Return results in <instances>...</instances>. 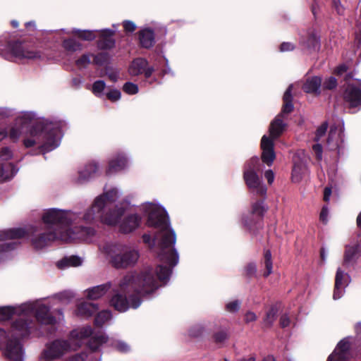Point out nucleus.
<instances>
[{
	"instance_id": "nucleus-1",
	"label": "nucleus",
	"mask_w": 361,
	"mask_h": 361,
	"mask_svg": "<svg viewBox=\"0 0 361 361\" xmlns=\"http://www.w3.org/2000/svg\"><path fill=\"white\" fill-rule=\"evenodd\" d=\"M142 210L147 216V225L159 230L155 240L159 245L158 256L161 264L155 269L149 267L139 273H129L121 280L110 300L111 305L120 312L130 307L137 308L141 304L139 296L149 295L161 286V283H166L172 268L179 260L174 249L176 235L170 227L165 209L159 204L146 202L142 205Z\"/></svg>"
},
{
	"instance_id": "nucleus-2",
	"label": "nucleus",
	"mask_w": 361,
	"mask_h": 361,
	"mask_svg": "<svg viewBox=\"0 0 361 361\" xmlns=\"http://www.w3.org/2000/svg\"><path fill=\"white\" fill-rule=\"evenodd\" d=\"M121 195V192L117 188L105 190L102 194L94 198L92 205L85 211L82 220L86 224L98 221L109 226L118 225L121 233L133 232L140 225L141 217L136 214H131L121 221L126 213V208L123 204L116 203Z\"/></svg>"
},
{
	"instance_id": "nucleus-3",
	"label": "nucleus",
	"mask_w": 361,
	"mask_h": 361,
	"mask_svg": "<svg viewBox=\"0 0 361 361\" xmlns=\"http://www.w3.org/2000/svg\"><path fill=\"white\" fill-rule=\"evenodd\" d=\"M50 308L42 299L16 306L0 307V321L16 317L9 331L19 337H28L36 329L33 316L42 325L54 326L57 323L56 319L50 314Z\"/></svg>"
},
{
	"instance_id": "nucleus-4",
	"label": "nucleus",
	"mask_w": 361,
	"mask_h": 361,
	"mask_svg": "<svg viewBox=\"0 0 361 361\" xmlns=\"http://www.w3.org/2000/svg\"><path fill=\"white\" fill-rule=\"evenodd\" d=\"M32 116L33 114H23L18 117L10 128L9 138L13 142H17L21 135L28 133L32 137L24 140L26 147L34 146L41 140H44L43 151L49 152L58 147L62 137L61 123L36 120Z\"/></svg>"
},
{
	"instance_id": "nucleus-5",
	"label": "nucleus",
	"mask_w": 361,
	"mask_h": 361,
	"mask_svg": "<svg viewBox=\"0 0 361 361\" xmlns=\"http://www.w3.org/2000/svg\"><path fill=\"white\" fill-rule=\"evenodd\" d=\"M83 234L76 235L73 233H58L55 231H51L46 227L44 231L36 230L30 238L32 245L37 250H41L51 245L55 240H61L64 243H72L76 240L90 242L95 235L96 231L93 228H81Z\"/></svg>"
},
{
	"instance_id": "nucleus-6",
	"label": "nucleus",
	"mask_w": 361,
	"mask_h": 361,
	"mask_svg": "<svg viewBox=\"0 0 361 361\" xmlns=\"http://www.w3.org/2000/svg\"><path fill=\"white\" fill-rule=\"evenodd\" d=\"M78 219L79 215L75 212L56 208L46 209L42 215V221L48 229L55 231L58 233H69L70 235L83 234L80 229L85 227H75L73 229L68 228L71 224L76 222Z\"/></svg>"
},
{
	"instance_id": "nucleus-7",
	"label": "nucleus",
	"mask_w": 361,
	"mask_h": 361,
	"mask_svg": "<svg viewBox=\"0 0 361 361\" xmlns=\"http://www.w3.org/2000/svg\"><path fill=\"white\" fill-rule=\"evenodd\" d=\"M99 250L116 269L132 267L140 257L139 251L135 247L123 244L106 243L99 247Z\"/></svg>"
},
{
	"instance_id": "nucleus-8",
	"label": "nucleus",
	"mask_w": 361,
	"mask_h": 361,
	"mask_svg": "<svg viewBox=\"0 0 361 361\" xmlns=\"http://www.w3.org/2000/svg\"><path fill=\"white\" fill-rule=\"evenodd\" d=\"M259 170V161L257 157L251 158L245 164L243 177L245 182L252 194L259 197H264L267 188L257 173Z\"/></svg>"
},
{
	"instance_id": "nucleus-9",
	"label": "nucleus",
	"mask_w": 361,
	"mask_h": 361,
	"mask_svg": "<svg viewBox=\"0 0 361 361\" xmlns=\"http://www.w3.org/2000/svg\"><path fill=\"white\" fill-rule=\"evenodd\" d=\"M285 128L283 121L279 119H275L270 125V137L264 135L261 140V148L262 150V159L264 163L271 166L276 157L274 150V140L282 133Z\"/></svg>"
},
{
	"instance_id": "nucleus-10",
	"label": "nucleus",
	"mask_w": 361,
	"mask_h": 361,
	"mask_svg": "<svg viewBox=\"0 0 361 361\" xmlns=\"http://www.w3.org/2000/svg\"><path fill=\"white\" fill-rule=\"evenodd\" d=\"M26 231L21 228H13L0 230V242L16 240L24 238ZM19 244L16 241L4 243L0 245V262L8 259L11 256V252L18 247Z\"/></svg>"
},
{
	"instance_id": "nucleus-11",
	"label": "nucleus",
	"mask_w": 361,
	"mask_h": 361,
	"mask_svg": "<svg viewBox=\"0 0 361 361\" xmlns=\"http://www.w3.org/2000/svg\"><path fill=\"white\" fill-rule=\"evenodd\" d=\"M7 337L4 339L3 344L0 347L3 355L10 361H25V350L19 337L16 334H11V331L7 332Z\"/></svg>"
},
{
	"instance_id": "nucleus-12",
	"label": "nucleus",
	"mask_w": 361,
	"mask_h": 361,
	"mask_svg": "<svg viewBox=\"0 0 361 361\" xmlns=\"http://www.w3.org/2000/svg\"><path fill=\"white\" fill-rule=\"evenodd\" d=\"M72 350L68 341L61 338L56 339L46 344L39 359V361H54Z\"/></svg>"
},
{
	"instance_id": "nucleus-13",
	"label": "nucleus",
	"mask_w": 361,
	"mask_h": 361,
	"mask_svg": "<svg viewBox=\"0 0 361 361\" xmlns=\"http://www.w3.org/2000/svg\"><path fill=\"white\" fill-rule=\"evenodd\" d=\"M92 335L93 329L90 326H82L72 330L67 341H69L73 350H76Z\"/></svg>"
},
{
	"instance_id": "nucleus-14",
	"label": "nucleus",
	"mask_w": 361,
	"mask_h": 361,
	"mask_svg": "<svg viewBox=\"0 0 361 361\" xmlns=\"http://www.w3.org/2000/svg\"><path fill=\"white\" fill-rule=\"evenodd\" d=\"M350 281L348 274L341 268H338L335 277V286L333 293L334 300H336L343 297L345 288L348 286Z\"/></svg>"
},
{
	"instance_id": "nucleus-15",
	"label": "nucleus",
	"mask_w": 361,
	"mask_h": 361,
	"mask_svg": "<svg viewBox=\"0 0 361 361\" xmlns=\"http://www.w3.org/2000/svg\"><path fill=\"white\" fill-rule=\"evenodd\" d=\"M11 52L20 59H37L42 56L40 51L30 49L20 42H16L12 45Z\"/></svg>"
},
{
	"instance_id": "nucleus-16",
	"label": "nucleus",
	"mask_w": 361,
	"mask_h": 361,
	"mask_svg": "<svg viewBox=\"0 0 361 361\" xmlns=\"http://www.w3.org/2000/svg\"><path fill=\"white\" fill-rule=\"evenodd\" d=\"M148 62L142 59L137 58L132 61L129 68L128 73L133 76H136L144 73L146 78H149L152 74L154 69L152 67H147Z\"/></svg>"
},
{
	"instance_id": "nucleus-17",
	"label": "nucleus",
	"mask_w": 361,
	"mask_h": 361,
	"mask_svg": "<svg viewBox=\"0 0 361 361\" xmlns=\"http://www.w3.org/2000/svg\"><path fill=\"white\" fill-rule=\"evenodd\" d=\"M350 343L347 338L341 341L334 351L329 356L327 361H348Z\"/></svg>"
},
{
	"instance_id": "nucleus-18",
	"label": "nucleus",
	"mask_w": 361,
	"mask_h": 361,
	"mask_svg": "<svg viewBox=\"0 0 361 361\" xmlns=\"http://www.w3.org/2000/svg\"><path fill=\"white\" fill-rule=\"evenodd\" d=\"M128 166V159L123 153H117L109 161L108 175L121 171Z\"/></svg>"
},
{
	"instance_id": "nucleus-19",
	"label": "nucleus",
	"mask_w": 361,
	"mask_h": 361,
	"mask_svg": "<svg viewBox=\"0 0 361 361\" xmlns=\"http://www.w3.org/2000/svg\"><path fill=\"white\" fill-rule=\"evenodd\" d=\"M99 170V165L95 161L90 162L78 171V176L75 181L78 183H82L90 180Z\"/></svg>"
},
{
	"instance_id": "nucleus-20",
	"label": "nucleus",
	"mask_w": 361,
	"mask_h": 361,
	"mask_svg": "<svg viewBox=\"0 0 361 361\" xmlns=\"http://www.w3.org/2000/svg\"><path fill=\"white\" fill-rule=\"evenodd\" d=\"M328 128V123L324 122L317 130L314 141L317 142L312 145V151L318 160L322 158V147L318 143L321 138L324 137Z\"/></svg>"
},
{
	"instance_id": "nucleus-21",
	"label": "nucleus",
	"mask_w": 361,
	"mask_h": 361,
	"mask_svg": "<svg viewBox=\"0 0 361 361\" xmlns=\"http://www.w3.org/2000/svg\"><path fill=\"white\" fill-rule=\"evenodd\" d=\"M321 85L322 78L318 76H314L306 80L302 86V90L306 93L319 96L321 94Z\"/></svg>"
},
{
	"instance_id": "nucleus-22",
	"label": "nucleus",
	"mask_w": 361,
	"mask_h": 361,
	"mask_svg": "<svg viewBox=\"0 0 361 361\" xmlns=\"http://www.w3.org/2000/svg\"><path fill=\"white\" fill-rule=\"evenodd\" d=\"M111 286V283H106L92 287L85 290V295L90 300H97L104 295Z\"/></svg>"
},
{
	"instance_id": "nucleus-23",
	"label": "nucleus",
	"mask_w": 361,
	"mask_h": 361,
	"mask_svg": "<svg viewBox=\"0 0 361 361\" xmlns=\"http://www.w3.org/2000/svg\"><path fill=\"white\" fill-rule=\"evenodd\" d=\"M360 252V245L353 243L348 245L345 247L344 255V264L349 265L353 263L355 259L358 257Z\"/></svg>"
},
{
	"instance_id": "nucleus-24",
	"label": "nucleus",
	"mask_w": 361,
	"mask_h": 361,
	"mask_svg": "<svg viewBox=\"0 0 361 361\" xmlns=\"http://www.w3.org/2000/svg\"><path fill=\"white\" fill-rule=\"evenodd\" d=\"M109 341V337L103 333H97L94 334L87 343L88 348L92 352L99 350L100 347L104 343Z\"/></svg>"
},
{
	"instance_id": "nucleus-25",
	"label": "nucleus",
	"mask_w": 361,
	"mask_h": 361,
	"mask_svg": "<svg viewBox=\"0 0 361 361\" xmlns=\"http://www.w3.org/2000/svg\"><path fill=\"white\" fill-rule=\"evenodd\" d=\"M18 171V169L12 163H0V182L11 180Z\"/></svg>"
},
{
	"instance_id": "nucleus-26",
	"label": "nucleus",
	"mask_w": 361,
	"mask_h": 361,
	"mask_svg": "<svg viewBox=\"0 0 361 361\" xmlns=\"http://www.w3.org/2000/svg\"><path fill=\"white\" fill-rule=\"evenodd\" d=\"M97 310L98 306L94 303L89 302H81L78 305L77 314L80 316L90 317L95 313Z\"/></svg>"
},
{
	"instance_id": "nucleus-27",
	"label": "nucleus",
	"mask_w": 361,
	"mask_h": 361,
	"mask_svg": "<svg viewBox=\"0 0 361 361\" xmlns=\"http://www.w3.org/2000/svg\"><path fill=\"white\" fill-rule=\"evenodd\" d=\"M82 263V259L80 257L72 255L70 257H64L60 261L57 262L56 266L61 269H66L70 267H78Z\"/></svg>"
},
{
	"instance_id": "nucleus-28",
	"label": "nucleus",
	"mask_w": 361,
	"mask_h": 361,
	"mask_svg": "<svg viewBox=\"0 0 361 361\" xmlns=\"http://www.w3.org/2000/svg\"><path fill=\"white\" fill-rule=\"evenodd\" d=\"M139 38L141 45L145 48H149L154 43V32L149 29L140 30L139 32Z\"/></svg>"
},
{
	"instance_id": "nucleus-29",
	"label": "nucleus",
	"mask_w": 361,
	"mask_h": 361,
	"mask_svg": "<svg viewBox=\"0 0 361 361\" xmlns=\"http://www.w3.org/2000/svg\"><path fill=\"white\" fill-rule=\"evenodd\" d=\"M259 219L249 211L242 214L239 217V224L245 229L250 230Z\"/></svg>"
},
{
	"instance_id": "nucleus-30",
	"label": "nucleus",
	"mask_w": 361,
	"mask_h": 361,
	"mask_svg": "<svg viewBox=\"0 0 361 361\" xmlns=\"http://www.w3.org/2000/svg\"><path fill=\"white\" fill-rule=\"evenodd\" d=\"M113 35L111 31L104 32L98 41V47L102 49L113 48L115 45V41L112 38Z\"/></svg>"
},
{
	"instance_id": "nucleus-31",
	"label": "nucleus",
	"mask_w": 361,
	"mask_h": 361,
	"mask_svg": "<svg viewBox=\"0 0 361 361\" xmlns=\"http://www.w3.org/2000/svg\"><path fill=\"white\" fill-rule=\"evenodd\" d=\"M293 85H290L283 95V105L282 113H290L294 110L292 103V90Z\"/></svg>"
},
{
	"instance_id": "nucleus-32",
	"label": "nucleus",
	"mask_w": 361,
	"mask_h": 361,
	"mask_svg": "<svg viewBox=\"0 0 361 361\" xmlns=\"http://www.w3.org/2000/svg\"><path fill=\"white\" fill-rule=\"evenodd\" d=\"M267 211V207L264 205L263 200H257L252 203L251 210L249 211L259 219L264 215Z\"/></svg>"
},
{
	"instance_id": "nucleus-33",
	"label": "nucleus",
	"mask_w": 361,
	"mask_h": 361,
	"mask_svg": "<svg viewBox=\"0 0 361 361\" xmlns=\"http://www.w3.org/2000/svg\"><path fill=\"white\" fill-rule=\"evenodd\" d=\"M112 317L111 311L103 310L99 312L94 319V324L97 326H102L103 324L109 321Z\"/></svg>"
},
{
	"instance_id": "nucleus-34",
	"label": "nucleus",
	"mask_w": 361,
	"mask_h": 361,
	"mask_svg": "<svg viewBox=\"0 0 361 361\" xmlns=\"http://www.w3.org/2000/svg\"><path fill=\"white\" fill-rule=\"evenodd\" d=\"M63 47L68 51H77L82 49V44L74 39H67L63 41Z\"/></svg>"
},
{
	"instance_id": "nucleus-35",
	"label": "nucleus",
	"mask_w": 361,
	"mask_h": 361,
	"mask_svg": "<svg viewBox=\"0 0 361 361\" xmlns=\"http://www.w3.org/2000/svg\"><path fill=\"white\" fill-rule=\"evenodd\" d=\"M264 265L265 271L263 273L264 277H267L272 273L273 263L271 260V254L269 250H267L264 255Z\"/></svg>"
},
{
	"instance_id": "nucleus-36",
	"label": "nucleus",
	"mask_w": 361,
	"mask_h": 361,
	"mask_svg": "<svg viewBox=\"0 0 361 361\" xmlns=\"http://www.w3.org/2000/svg\"><path fill=\"white\" fill-rule=\"evenodd\" d=\"M294 166L293 169V181H298L300 179L301 173L305 169V164L303 161L300 164L297 163V157H294Z\"/></svg>"
},
{
	"instance_id": "nucleus-37",
	"label": "nucleus",
	"mask_w": 361,
	"mask_h": 361,
	"mask_svg": "<svg viewBox=\"0 0 361 361\" xmlns=\"http://www.w3.org/2000/svg\"><path fill=\"white\" fill-rule=\"evenodd\" d=\"M72 33L81 39L86 41H92L96 38L94 32L92 30H74L72 31Z\"/></svg>"
},
{
	"instance_id": "nucleus-38",
	"label": "nucleus",
	"mask_w": 361,
	"mask_h": 361,
	"mask_svg": "<svg viewBox=\"0 0 361 361\" xmlns=\"http://www.w3.org/2000/svg\"><path fill=\"white\" fill-rule=\"evenodd\" d=\"M106 84L103 80H97L92 85V91L97 97H102L104 94V90Z\"/></svg>"
},
{
	"instance_id": "nucleus-39",
	"label": "nucleus",
	"mask_w": 361,
	"mask_h": 361,
	"mask_svg": "<svg viewBox=\"0 0 361 361\" xmlns=\"http://www.w3.org/2000/svg\"><path fill=\"white\" fill-rule=\"evenodd\" d=\"M277 313V310L275 307H271L266 314V316L264 319V324L267 326H270L274 323L276 315Z\"/></svg>"
},
{
	"instance_id": "nucleus-40",
	"label": "nucleus",
	"mask_w": 361,
	"mask_h": 361,
	"mask_svg": "<svg viewBox=\"0 0 361 361\" xmlns=\"http://www.w3.org/2000/svg\"><path fill=\"white\" fill-rule=\"evenodd\" d=\"M111 345L121 353H127L130 350V345L123 341H112Z\"/></svg>"
},
{
	"instance_id": "nucleus-41",
	"label": "nucleus",
	"mask_w": 361,
	"mask_h": 361,
	"mask_svg": "<svg viewBox=\"0 0 361 361\" xmlns=\"http://www.w3.org/2000/svg\"><path fill=\"white\" fill-rule=\"evenodd\" d=\"M13 157L11 149L8 147H4L0 149V161H7Z\"/></svg>"
},
{
	"instance_id": "nucleus-42",
	"label": "nucleus",
	"mask_w": 361,
	"mask_h": 361,
	"mask_svg": "<svg viewBox=\"0 0 361 361\" xmlns=\"http://www.w3.org/2000/svg\"><path fill=\"white\" fill-rule=\"evenodd\" d=\"M123 90L128 94H135L138 92V86L130 82H126L123 86Z\"/></svg>"
},
{
	"instance_id": "nucleus-43",
	"label": "nucleus",
	"mask_w": 361,
	"mask_h": 361,
	"mask_svg": "<svg viewBox=\"0 0 361 361\" xmlns=\"http://www.w3.org/2000/svg\"><path fill=\"white\" fill-rule=\"evenodd\" d=\"M337 87V80L334 77H329L323 82V89L331 90Z\"/></svg>"
},
{
	"instance_id": "nucleus-44",
	"label": "nucleus",
	"mask_w": 361,
	"mask_h": 361,
	"mask_svg": "<svg viewBox=\"0 0 361 361\" xmlns=\"http://www.w3.org/2000/svg\"><path fill=\"white\" fill-rule=\"evenodd\" d=\"M240 302L238 300L230 301L226 305V310L228 312H236L240 309Z\"/></svg>"
},
{
	"instance_id": "nucleus-45",
	"label": "nucleus",
	"mask_w": 361,
	"mask_h": 361,
	"mask_svg": "<svg viewBox=\"0 0 361 361\" xmlns=\"http://www.w3.org/2000/svg\"><path fill=\"white\" fill-rule=\"evenodd\" d=\"M106 98L111 102H116L121 99V92L118 90L113 89L110 90L106 94Z\"/></svg>"
},
{
	"instance_id": "nucleus-46",
	"label": "nucleus",
	"mask_w": 361,
	"mask_h": 361,
	"mask_svg": "<svg viewBox=\"0 0 361 361\" xmlns=\"http://www.w3.org/2000/svg\"><path fill=\"white\" fill-rule=\"evenodd\" d=\"M228 337V334L226 330H221L216 332L214 336V341L217 343H224Z\"/></svg>"
},
{
	"instance_id": "nucleus-47",
	"label": "nucleus",
	"mask_w": 361,
	"mask_h": 361,
	"mask_svg": "<svg viewBox=\"0 0 361 361\" xmlns=\"http://www.w3.org/2000/svg\"><path fill=\"white\" fill-rule=\"evenodd\" d=\"M90 63V54H83L76 61L77 66L80 68L86 67Z\"/></svg>"
},
{
	"instance_id": "nucleus-48",
	"label": "nucleus",
	"mask_w": 361,
	"mask_h": 361,
	"mask_svg": "<svg viewBox=\"0 0 361 361\" xmlns=\"http://www.w3.org/2000/svg\"><path fill=\"white\" fill-rule=\"evenodd\" d=\"M344 128V123L343 121H339L338 123V126H331L330 129L329 135L333 136L334 134H335L336 132H338V135L341 134L343 131Z\"/></svg>"
},
{
	"instance_id": "nucleus-49",
	"label": "nucleus",
	"mask_w": 361,
	"mask_h": 361,
	"mask_svg": "<svg viewBox=\"0 0 361 361\" xmlns=\"http://www.w3.org/2000/svg\"><path fill=\"white\" fill-rule=\"evenodd\" d=\"M291 317L288 314H283L280 317V325L282 328H286L292 324Z\"/></svg>"
},
{
	"instance_id": "nucleus-50",
	"label": "nucleus",
	"mask_w": 361,
	"mask_h": 361,
	"mask_svg": "<svg viewBox=\"0 0 361 361\" xmlns=\"http://www.w3.org/2000/svg\"><path fill=\"white\" fill-rule=\"evenodd\" d=\"M245 270L246 274L248 276H252L256 274L257 271L256 264L254 263H250L245 267Z\"/></svg>"
},
{
	"instance_id": "nucleus-51",
	"label": "nucleus",
	"mask_w": 361,
	"mask_h": 361,
	"mask_svg": "<svg viewBox=\"0 0 361 361\" xmlns=\"http://www.w3.org/2000/svg\"><path fill=\"white\" fill-rule=\"evenodd\" d=\"M257 317L253 312L248 311L245 314L244 319L245 323H250L256 321Z\"/></svg>"
},
{
	"instance_id": "nucleus-52",
	"label": "nucleus",
	"mask_w": 361,
	"mask_h": 361,
	"mask_svg": "<svg viewBox=\"0 0 361 361\" xmlns=\"http://www.w3.org/2000/svg\"><path fill=\"white\" fill-rule=\"evenodd\" d=\"M328 216H329L328 207L324 206L322 207V209L320 212V215H319L320 221L324 224H326L328 221Z\"/></svg>"
},
{
	"instance_id": "nucleus-53",
	"label": "nucleus",
	"mask_w": 361,
	"mask_h": 361,
	"mask_svg": "<svg viewBox=\"0 0 361 361\" xmlns=\"http://www.w3.org/2000/svg\"><path fill=\"white\" fill-rule=\"evenodd\" d=\"M123 27H124V29H125V30H126V32H132L135 31V29H136V25H135V24L133 22H132V21H128V20L125 21V22L123 23Z\"/></svg>"
},
{
	"instance_id": "nucleus-54",
	"label": "nucleus",
	"mask_w": 361,
	"mask_h": 361,
	"mask_svg": "<svg viewBox=\"0 0 361 361\" xmlns=\"http://www.w3.org/2000/svg\"><path fill=\"white\" fill-rule=\"evenodd\" d=\"M293 49L294 45L290 42H283L280 47V50L281 51H288L293 50Z\"/></svg>"
},
{
	"instance_id": "nucleus-55",
	"label": "nucleus",
	"mask_w": 361,
	"mask_h": 361,
	"mask_svg": "<svg viewBox=\"0 0 361 361\" xmlns=\"http://www.w3.org/2000/svg\"><path fill=\"white\" fill-rule=\"evenodd\" d=\"M264 177L269 184H271L274 180V173L271 170H267L264 173Z\"/></svg>"
},
{
	"instance_id": "nucleus-56",
	"label": "nucleus",
	"mask_w": 361,
	"mask_h": 361,
	"mask_svg": "<svg viewBox=\"0 0 361 361\" xmlns=\"http://www.w3.org/2000/svg\"><path fill=\"white\" fill-rule=\"evenodd\" d=\"M309 43L312 44V48L314 49H319V40L315 37H310L309 39Z\"/></svg>"
},
{
	"instance_id": "nucleus-57",
	"label": "nucleus",
	"mask_w": 361,
	"mask_h": 361,
	"mask_svg": "<svg viewBox=\"0 0 361 361\" xmlns=\"http://www.w3.org/2000/svg\"><path fill=\"white\" fill-rule=\"evenodd\" d=\"M331 195V188H329V187L325 188L324 191V200L325 202H329L330 200Z\"/></svg>"
},
{
	"instance_id": "nucleus-58",
	"label": "nucleus",
	"mask_w": 361,
	"mask_h": 361,
	"mask_svg": "<svg viewBox=\"0 0 361 361\" xmlns=\"http://www.w3.org/2000/svg\"><path fill=\"white\" fill-rule=\"evenodd\" d=\"M66 361H85V358L82 355L77 354L69 357Z\"/></svg>"
},
{
	"instance_id": "nucleus-59",
	"label": "nucleus",
	"mask_w": 361,
	"mask_h": 361,
	"mask_svg": "<svg viewBox=\"0 0 361 361\" xmlns=\"http://www.w3.org/2000/svg\"><path fill=\"white\" fill-rule=\"evenodd\" d=\"M334 5H335V7H336V9L337 11V13L340 15L343 14V11H344V8L340 4V2L338 1H334Z\"/></svg>"
},
{
	"instance_id": "nucleus-60",
	"label": "nucleus",
	"mask_w": 361,
	"mask_h": 361,
	"mask_svg": "<svg viewBox=\"0 0 361 361\" xmlns=\"http://www.w3.org/2000/svg\"><path fill=\"white\" fill-rule=\"evenodd\" d=\"M58 297L60 300H62L63 298L70 299L73 298V295L71 293L66 291L59 294Z\"/></svg>"
},
{
	"instance_id": "nucleus-61",
	"label": "nucleus",
	"mask_w": 361,
	"mask_h": 361,
	"mask_svg": "<svg viewBox=\"0 0 361 361\" xmlns=\"http://www.w3.org/2000/svg\"><path fill=\"white\" fill-rule=\"evenodd\" d=\"M7 336V332L4 329H0V347L3 344L4 339H6Z\"/></svg>"
},
{
	"instance_id": "nucleus-62",
	"label": "nucleus",
	"mask_w": 361,
	"mask_h": 361,
	"mask_svg": "<svg viewBox=\"0 0 361 361\" xmlns=\"http://www.w3.org/2000/svg\"><path fill=\"white\" fill-rule=\"evenodd\" d=\"M142 239H143V241L148 244V245H151V243H152V238H151V235L149 234H144L143 236H142Z\"/></svg>"
},
{
	"instance_id": "nucleus-63",
	"label": "nucleus",
	"mask_w": 361,
	"mask_h": 361,
	"mask_svg": "<svg viewBox=\"0 0 361 361\" xmlns=\"http://www.w3.org/2000/svg\"><path fill=\"white\" fill-rule=\"evenodd\" d=\"M347 71V68L345 66H338L336 69V73L338 74V75H341L343 73Z\"/></svg>"
},
{
	"instance_id": "nucleus-64",
	"label": "nucleus",
	"mask_w": 361,
	"mask_h": 361,
	"mask_svg": "<svg viewBox=\"0 0 361 361\" xmlns=\"http://www.w3.org/2000/svg\"><path fill=\"white\" fill-rule=\"evenodd\" d=\"M256 358L254 355H250L247 357H243L238 360V361H255Z\"/></svg>"
}]
</instances>
